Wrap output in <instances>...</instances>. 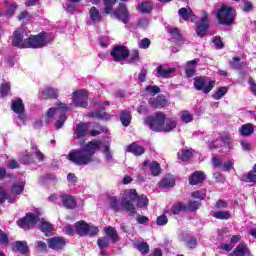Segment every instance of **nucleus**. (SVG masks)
Listing matches in <instances>:
<instances>
[{
    "mask_svg": "<svg viewBox=\"0 0 256 256\" xmlns=\"http://www.w3.org/2000/svg\"><path fill=\"white\" fill-rule=\"evenodd\" d=\"M40 221L41 218L39 217V214L28 212L24 217L18 219L16 223L20 229L30 231V229H33V227H35V225H37Z\"/></svg>",
    "mask_w": 256,
    "mask_h": 256,
    "instance_id": "39448f33",
    "label": "nucleus"
},
{
    "mask_svg": "<svg viewBox=\"0 0 256 256\" xmlns=\"http://www.w3.org/2000/svg\"><path fill=\"white\" fill-rule=\"evenodd\" d=\"M120 121L124 127H129V125H131V111H122L120 114Z\"/></svg>",
    "mask_w": 256,
    "mask_h": 256,
    "instance_id": "4c0bfd02",
    "label": "nucleus"
},
{
    "mask_svg": "<svg viewBox=\"0 0 256 256\" xmlns=\"http://www.w3.org/2000/svg\"><path fill=\"white\" fill-rule=\"evenodd\" d=\"M137 207L142 209L143 207H147L149 205V198L145 194L138 195V198L136 199Z\"/></svg>",
    "mask_w": 256,
    "mask_h": 256,
    "instance_id": "3c124183",
    "label": "nucleus"
},
{
    "mask_svg": "<svg viewBox=\"0 0 256 256\" xmlns=\"http://www.w3.org/2000/svg\"><path fill=\"white\" fill-rule=\"evenodd\" d=\"M168 33L171 35V38L174 39V41H183V35L181 34V31L178 30V28H170Z\"/></svg>",
    "mask_w": 256,
    "mask_h": 256,
    "instance_id": "8fccbe9b",
    "label": "nucleus"
},
{
    "mask_svg": "<svg viewBox=\"0 0 256 256\" xmlns=\"http://www.w3.org/2000/svg\"><path fill=\"white\" fill-rule=\"evenodd\" d=\"M88 100L89 96L85 91L79 90L73 92L72 101L76 107H82L85 109L89 105V103L87 102Z\"/></svg>",
    "mask_w": 256,
    "mask_h": 256,
    "instance_id": "9b49d317",
    "label": "nucleus"
},
{
    "mask_svg": "<svg viewBox=\"0 0 256 256\" xmlns=\"http://www.w3.org/2000/svg\"><path fill=\"white\" fill-rule=\"evenodd\" d=\"M215 87V81L210 80L207 85V78L205 76H197L194 78V88L196 91H203V93H211Z\"/></svg>",
    "mask_w": 256,
    "mask_h": 256,
    "instance_id": "6e6552de",
    "label": "nucleus"
},
{
    "mask_svg": "<svg viewBox=\"0 0 256 256\" xmlns=\"http://www.w3.org/2000/svg\"><path fill=\"white\" fill-rule=\"evenodd\" d=\"M178 15L183 21H189V16L193 15V10L191 8H180L178 10Z\"/></svg>",
    "mask_w": 256,
    "mask_h": 256,
    "instance_id": "49530a36",
    "label": "nucleus"
},
{
    "mask_svg": "<svg viewBox=\"0 0 256 256\" xmlns=\"http://www.w3.org/2000/svg\"><path fill=\"white\" fill-rule=\"evenodd\" d=\"M13 251H18L21 255H27L29 253V246H27V241H16L13 244Z\"/></svg>",
    "mask_w": 256,
    "mask_h": 256,
    "instance_id": "7c9ffc66",
    "label": "nucleus"
},
{
    "mask_svg": "<svg viewBox=\"0 0 256 256\" xmlns=\"http://www.w3.org/2000/svg\"><path fill=\"white\" fill-rule=\"evenodd\" d=\"M181 211H187V205H184L183 202H177L172 205L171 207V213L172 215H179Z\"/></svg>",
    "mask_w": 256,
    "mask_h": 256,
    "instance_id": "37998d69",
    "label": "nucleus"
},
{
    "mask_svg": "<svg viewBox=\"0 0 256 256\" xmlns=\"http://www.w3.org/2000/svg\"><path fill=\"white\" fill-rule=\"evenodd\" d=\"M228 256H251V250H249L247 243L242 242Z\"/></svg>",
    "mask_w": 256,
    "mask_h": 256,
    "instance_id": "2eb2a0df",
    "label": "nucleus"
},
{
    "mask_svg": "<svg viewBox=\"0 0 256 256\" xmlns=\"http://www.w3.org/2000/svg\"><path fill=\"white\" fill-rule=\"evenodd\" d=\"M214 219H219L220 221H227L231 217V212L229 211H216L212 214Z\"/></svg>",
    "mask_w": 256,
    "mask_h": 256,
    "instance_id": "79ce46f5",
    "label": "nucleus"
},
{
    "mask_svg": "<svg viewBox=\"0 0 256 256\" xmlns=\"http://www.w3.org/2000/svg\"><path fill=\"white\" fill-rule=\"evenodd\" d=\"M117 3V0H104V13L111 15L113 13V6Z\"/></svg>",
    "mask_w": 256,
    "mask_h": 256,
    "instance_id": "09e8293b",
    "label": "nucleus"
},
{
    "mask_svg": "<svg viewBox=\"0 0 256 256\" xmlns=\"http://www.w3.org/2000/svg\"><path fill=\"white\" fill-rule=\"evenodd\" d=\"M196 35L198 37H205L207 35V31H209L210 23H209V14L207 12H203L200 20L196 23Z\"/></svg>",
    "mask_w": 256,
    "mask_h": 256,
    "instance_id": "9d476101",
    "label": "nucleus"
},
{
    "mask_svg": "<svg viewBox=\"0 0 256 256\" xmlns=\"http://www.w3.org/2000/svg\"><path fill=\"white\" fill-rule=\"evenodd\" d=\"M10 191L12 195H22V193L25 191V183L24 182H15L11 188Z\"/></svg>",
    "mask_w": 256,
    "mask_h": 256,
    "instance_id": "c9c22d12",
    "label": "nucleus"
},
{
    "mask_svg": "<svg viewBox=\"0 0 256 256\" xmlns=\"http://www.w3.org/2000/svg\"><path fill=\"white\" fill-rule=\"evenodd\" d=\"M149 105L152 107V109H162V107H167V99L159 95L156 98L150 99Z\"/></svg>",
    "mask_w": 256,
    "mask_h": 256,
    "instance_id": "4be33fe9",
    "label": "nucleus"
},
{
    "mask_svg": "<svg viewBox=\"0 0 256 256\" xmlns=\"http://www.w3.org/2000/svg\"><path fill=\"white\" fill-rule=\"evenodd\" d=\"M76 233L80 237H95L99 233V228L94 225H89L85 220H80L74 225Z\"/></svg>",
    "mask_w": 256,
    "mask_h": 256,
    "instance_id": "0eeeda50",
    "label": "nucleus"
},
{
    "mask_svg": "<svg viewBox=\"0 0 256 256\" xmlns=\"http://www.w3.org/2000/svg\"><path fill=\"white\" fill-rule=\"evenodd\" d=\"M41 47H45V32L31 35L22 42V49H41Z\"/></svg>",
    "mask_w": 256,
    "mask_h": 256,
    "instance_id": "423d86ee",
    "label": "nucleus"
},
{
    "mask_svg": "<svg viewBox=\"0 0 256 256\" xmlns=\"http://www.w3.org/2000/svg\"><path fill=\"white\" fill-rule=\"evenodd\" d=\"M90 19L93 23H100V21H103V16H101V13L99 12V9L97 7L93 6L89 10Z\"/></svg>",
    "mask_w": 256,
    "mask_h": 256,
    "instance_id": "72a5a7b5",
    "label": "nucleus"
},
{
    "mask_svg": "<svg viewBox=\"0 0 256 256\" xmlns=\"http://www.w3.org/2000/svg\"><path fill=\"white\" fill-rule=\"evenodd\" d=\"M127 152L132 153L135 157H141V155H145V147L133 142L127 146Z\"/></svg>",
    "mask_w": 256,
    "mask_h": 256,
    "instance_id": "412c9836",
    "label": "nucleus"
},
{
    "mask_svg": "<svg viewBox=\"0 0 256 256\" xmlns=\"http://www.w3.org/2000/svg\"><path fill=\"white\" fill-rule=\"evenodd\" d=\"M200 205H201V203H199L197 201H190L188 203V205H186V211L195 212V211H197V209H199Z\"/></svg>",
    "mask_w": 256,
    "mask_h": 256,
    "instance_id": "680f3d73",
    "label": "nucleus"
},
{
    "mask_svg": "<svg viewBox=\"0 0 256 256\" xmlns=\"http://www.w3.org/2000/svg\"><path fill=\"white\" fill-rule=\"evenodd\" d=\"M112 15L118 19V21L124 23V25H127L131 19V15L125 4H121L115 11H113Z\"/></svg>",
    "mask_w": 256,
    "mask_h": 256,
    "instance_id": "f8f14e48",
    "label": "nucleus"
},
{
    "mask_svg": "<svg viewBox=\"0 0 256 256\" xmlns=\"http://www.w3.org/2000/svg\"><path fill=\"white\" fill-rule=\"evenodd\" d=\"M40 231L46 235V237H50L53 231V225L49 222L42 221L40 223Z\"/></svg>",
    "mask_w": 256,
    "mask_h": 256,
    "instance_id": "a19ab883",
    "label": "nucleus"
},
{
    "mask_svg": "<svg viewBox=\"0 0 256 256\" xmlns=\"http://www.w3.org/2000/svg\"><path fill=\"white\" fill-rule=\"evenodd\" d=\"M140 59L141 56L139 55V50H132L129 58V63H139Z\"/></svg>",
    "mask_w": 256,
    "mask_h": 256,
    "instance_id": "6e6d98bb",
    "label": "nucleus"
},
{
    "mask_svg": "<svg viewBox=\"0 0 256 256\" xmlns=\"http://www.w3.org/2000/svg\"><path fill=\"white\" fill-rule=\"evenodd\" d=\"M176 69L175 68H168L165 69L163 68V65H159L156 68V77H160L161 79H169L173 73H175Z\"/></svg>",
    "mask_w": 256,
    "mask_h": 256,
    "instance_id": "b1692460",
    "label": "nucleus"
},
{
    "mask_svg": "<svg viewBox=\"0 0 256 256\" xmlns=\"http://www.w3.org/2000/svg\"><path fill=\"white\" fill-rule=\"evenodd\" d=\"M191 157H193V152L189 149H182L178 152V159H180V161L187 162Z\"/></svg>",
    "mask_w": 256,
    "mask_h": 256,
    "instance_id": "a18cd8bd",
    "label": "nucleus"
},
{
    "mask_svg": "<svg viewBox=\"0 0 256 256\" xmlns=\"http://www.w3.org/2000/svg\"><path fill=\"white\" fill-rule=\"evenodd\" d=\"M20 162L22 165H33L35 163V159L31 155L25 154L22 156Z\"/></svg>",
    "mask_w": 256,
    "mask_h": 256,
    "instance_id": "bf43d9fd",
    "label": "nucleus"
},
{
    "mask_svg": "<svg viewBox=\"0 0 256 256\" xmlns=\"http://www.w3.org/2000/svg\"><path fill=\"white\" fill-rule=\"evenodd\" d=\"M159 187H162V189H171V187H175V178L173 176H165L159 182Z\"/></svg>",
    "mask_w": 256,
    "mask_h": 256,
    "instance_id": "473e14b6",
    "label": "nucleus"
},
{
    "mask_svg": "<svg viewBox=\"0 0 256 256\" xmlns=\"http://www.w3.org/2000/svg\"><path fill=\"white\" fill-rule=\"evenodd\" d=\"M212 43H213L215 49H223L225 47V44L223 43L221 36H214L212 38Z\"/></svg>",
    "mask_w": 256,
    "mask_h": 256,
    "instance_id": "4d7b16f0",
    "label": "nucleus"
},
{
    "mask_svg": "<svg viewBox=\"0 0 256 256\" xmlns=\"http://www.w3.org/2000/svg\"><path fill=\"white\" fill-rule=\"evenodd\" d=\"M191 197L193 199H199V201H205V199L207 198V194L202 193L199 190H196L191 194Z\"/></svg>",
    "mask_w": 256,
    "mask_h": 256,
    "instance_id": "e2e57ef3",
    "label": "nucleus"
},
{
    "mask_svg": "<svg viewBox=\"0 0 256 256\" xmlns=\"http://www.w3.org/2000/svg\"><path fill=\"white\" fill-rule=\"evenodd\" d=\"M167 223H169V219L165 214L158 216L156 219V225H159L160 227H163V225H167Z\"/></svg>",
    "mask_w": 256,
    "mask_h": 256,
    "instance_id": "0e129e2a",
    "label": "nucleus"
},
{
    "mask_svg": "<svg viewBox=\"0 0 256 256\" xmlns=\"http://www.w3.org/2000/svg\"><path fill=\"white\" fill-rule=\"evenodd\" d=\"M205 179H207V176L205 175V172L195 171L189 177V183H190V185H199V184L203 183V181H205Z\"/></svg>",
    "mask_w": 256,
    "mask_h": 256,
    "instance_id": "6ab92c4d",
    "label": "nucleus"
},
{
    "mask_svg": "<svg viewBox=\"0 0 256 256\" xmlns=\"http://www.w3.org/2000/svg\"><path fill=\"white\" fill-rule=\"evenodd\" d=\"M105 108H100L96 111L88 113L87 117L91 119H100L102 121H109L111 119V114L104 112Z\"/></svg>",
    "mask_w": 256,
    "mask_h": 256,
    "instance_id": "f3484780",
    "label": "nucleus"
},
{
    "mask_svg": "<svg viewBox=\"0 0 256 256\" xmlns=\"http://www.w3.org/2000/svg\"><path fill=\"white\" fill-rule=\"evenodd\" d=\"M239 133L242 137H250V135L255 133V126L251 123L243 124L239 128Z\"/></svg>",
    "mask_w": 256,
    "mask_h": 256,
    "instance_id": "c756f323",
    "label": "nucleus"
},
{
    "mask_svg": "<svg viewBox=\"0 0 256 256\" xmlns=\"http://www.w3.org/2000/svg\"><path fill=\"white\" fill-rule=\"evenodd\" d=\"M16 11H17V3H16V2H13L12 4H10V5L7 7V9H6L4 15H5V17H13V15H15V12H16Z\"/></svg>",
    "mask_w": 256,
    "mask_h": 256,
    "instance_id": "5fc2aeb1",
    "label": "nucleus"
},
{
    "mask_svg": "<svg viewBox=\"0 0 256 256\" xmlns=\"http://www.w3.org/2000/svg\"><path fill=\"white\" fill-rule=\"evenodd\" d=\"M227 91H229L227 89V87L222 86L220 88H218L212 95V98L215 99V101H219L221 99H223V97H225V95H227Z\"/></svg>",
    "mask_w": 256,
    "mask_h": 256,
    "instance_id": "c03bdc74",
    "label": "nucleus"
},
{
    "mask_svg": "<svg viewBox=\"0 0 256 256\" xmlns=\"http://www.w3.org/2000/svg\"><path fill=\"white\" fill-rule=\"evenodd\" d=\"M213 179L215 180V183H225V177L219 172L213 174Z\"/></svg>",
    "mask_w": 256,
    "mask_h": 256,
    "instance_id": "774afa93",
    "label": "nucleus"
},
{
    "mask_svg": "<svg viewBox=\"0 0 256 256\" xmlns=\"http://www.w3.org/2000/svg\"><path fill=\"white\" fill-rule=\"evenodd\" d=\"M101 145V140L93 139L84 146V149L70 151L67 159L74 165H89L93 163V156L101 149Z\"/></svg>",
    "mask_w": 256,
    "mask_h": 256,
    "instance_id": "f257e3e1",
    "label": "nucleus"
},
{
    "mask_svg": "<svg viewBox=\"0 0 256 256\" xmlns=\"http://www.w3.org/2000/svg\"><path fill=\"white\" fill-rule=\"evenodd\" d=\"M110 55L116 63H119V61H127L131 52H129V49H127L126 46L116 45L112 48Z\"/></svg>",
    "mask_w": 256,
    "mask_h": 256,
    "instance_id": "1a4fd4ad",
    "label": "nucleus"
},
{
    "mask_svg": "<svg viewBox=\"0 0 256 256\" xmlns=\"http://www.w3.org/2000/svg\"><path fill=\"white\" fill-rule=\"evenodd\" d=\"M240 181L243 183H251V186L255 185L256 183V174L253 170H250L247 174H243L240 178Z\"/></svg>",
    "mask_w": 256,
    "mask_h": 256,
    "instance_id": "f704fd0d",
    "label": "nucleus"
},
{
    "mask_svg": "<svg viewBox=\"0 0 256 256\" xmlns=\"http://www.w3.org/2000/svg\"><path fill=\"white\" fill-rule=\"evenodd\" d=\"M237 11L235 8L228 6L227 4H222L217 10L216 19L220 25H225L226 27H231L235 25V16Z\"/></svg>",
    "mask_w": 256,
    "mask_h": 256,
    "instance_id": "f03ea898",
    "label": "nucleus"
},
{
    "mask_svg": "<svg viewBox=\"0 0 256 256\" xmlns=\"http://www.w3.org/2000/svg\"><path fill=\"white\" fill-rule=\"evenodd\" d=\"M134 249H137L141 255H149V244L147 242L134 243Z\"/></svg>",
    "mask_w": 256,
    "mask_h": 256,
    "instance_id": "e433bc0d",
    "label": "nucleus"
},
{
    "mask_svg": "<svg viewBox=\"0 0 256 256\" xmlns=\"http://www.w3.org/2000/svg\"><path fill=\"white\" fill-rule=\"evenodd\" d=\"M181 239H182V241H184V243H186V245H187V247H189V249H195L198 245L197 237H195L187 232H183L181 234Z\"/></svg>",
    "mask_w": 256,
    "mask_h": 256,
    "instance_id": "aec40b11",
    "label": "nucleus"
},
{
    "mask_svg": "<svg viewBox=\"0 0 256 256\" xmlns=\"http://www.w3.org/2000/svg\"><path fill=\"white\" fill-rule=\"evenodd\" d=\"M66 121H67V114L66 113H61L59 115L58 120L55 123L56 129H61V127H63V125H65Z\"/></svg>",
    "mask_w": 256,
    "mask_h": 256,
    "instance_id": "13d9d810",
    "label": "nucleus"
},
{
    "mask_svg": "<svg viewBox=\"0 0 256 256\" xmlns=\"http://www.w3.org/2000/svg\"><path fill=\"white\" fill-rule=\"evenodd\" d=\"M61 201L65 209H75L77 207V200L70 194H64L61 196Z\"/></svg>",
    "mask_w": 256,
    "mask_h": 256,
    "instance_id": "a211bd4d",
    "label": "nucleus"
},
{
    "mask_svg": "<svg viewBox=\"0 0 256 256\" xmlns=\"http://www.w3.org/2000/svg\"><path fill=\"white\" fill-rule=\"evenodd\" d=\"M242 11H244L245 13L253 11V3L251 1L245 0L243 3Z\"/></svg>",
    "mask_w": 256,
    "mask_h": 256,
    "instance_id": "338daca9",
    "label": "nucleus"
},
{
    "mask_svg": "<svg viewBox=\"0 0 256 256\" xmlns=\"http://www.w3.org/2000/svg\"><path fill=\"white\" fill-rule=\"evenodd\" d=\"M11 94V83L6 82L0 85V95L1 97H9Z\"/></svg>",
    "mask_w": 256,
    "mask_h": 256,
    "instance_id": "de8ad7c7",
    "label": "nucleus"
},
{
    "mask_svg": "<svg viewBox=\"0 0 256 256\" xmlns=\"http://www.w3.org/2000/svg\"><path fill=\"white\" fill-rule=\"evenodd\" d=\"M233 62H230V67L235 71H241L243 69V62L240 57H233Z\"/></svg>",
    "mask_w": 256,
    "mask_h": 256,
    "instance_id": "603ef678",
    "label": "nucleus"
},
{
    "mask_svg": "<svg viewBox=\"0 0 256 256\" xmlns=\"http://www.w3.org/2000/svg\"><path fill=\"white\" fill-rule=\"evenodd\" d=\"M137 11H139V13H142V15H149L151 11H153V2L145 1L139 3L137 6Z\"/></svg>",
    "mask_w": 256,
    "mask_h": 256,
    "instance_id": "c85d7f7f",
    "label": "nucleus"
},
{
    "mask_svg": "<svg viewBox=\"0 0 256 256\" xmlns=\"http://www.w3.org/2000/svg\"><path fill=\"white\" fill-rule=\"evenodd\" d=\"M145 125L155 131L156 133H163V125H165V114L163 112H157L155 116H148L145 119Z\"/></svg>",
    "mask_w": 256,
    "mask_h": 256,
    "instance_id": "20e7f679",
    "label": "nucleus"
},
{
    "mask_svg": "<svg viewBox=\"0 0 256 256\" xmlns=\"http://www.w3.org/2000/svg\"><path fill=\"white\" fill-rule=\"evenodd\" d=\"M109 205L115 213H122V211H125V208H123V205H121V201H119L117 196L110 197Z\"/></svg>",
    "mask_w": 256,
    "mask_h": 256,
    "instance_id": "cd10ccee",
    "label": "nucleus"
},
{
    "mask_svg": "<svg viewBox=\"0 0 256 256\" xmlns=\"http://www.w3.org/2000/svg\"><path fill=\"white\" fill-rule=\"evenodd\" d=\"M46 241L49 249H52L53 251H62V249H65V245L67 244L63 237H52Z\"/></svg>",
    "mask_w": 256,
    "mask_h": 256,
    "instance_id": "4468645a",
    "label": "nucleus"
},
{
    "mask_svg": "<svg viewBox=\"0 0 256 256\" xmlns=\"http://www.w3.org/2000/svg\"><path fill=\"white\" fill-rule=\"evenodd\" d=\"M89 131V126H87V123L80 122L76 125L74 135L77 139H83L87 135V132Z\"/></svg>",
    "mask_w": 256,
    "mask_h": 256,
    "instance_id": "5701e85b",
    "label": "nucleus"
},
{
    "mask_svg": "<svg viewBox=\"0 0 256 256\" xmlns=\"http://www.w3.org/2000/svg\"><path fill=\"white\" fill-rule=\"evenodd\" d=\"M139 197V194H137L136 189H127L123 193V197L121 199V205L128 213L129 217H133L137 213V210L135 208V203L137 201V198Z\"/></svg>",
    "mask_w": 256,
    "mask_h": 256,
    "instance_id": "7ed1b4c3",
    "label": "nucleus"
},
{
    "mask_svg": "<svg viewBox=\"0 0 256 256\" xmlns=\"http://www.w3.org/2000/svg\"><path fill=\"white\" fill-rule=\"evenodd\" d=\"M58 111H59V108H53V107L49 108L44 115V123L49 125V123H51V121H53V119Z\"/></svg>",
    "mask_w": 256,
    "mask_h": 256,
    "instance_id": "ea45409f",
    "label": "nucleus"
},
{
    "mask_svg": "<svg viewBox=\"0 0 256 256\" xmlns=\"http://www.w3.org/2000/svg\"><path fill=\"white\" fill-rule=\"evenodd\" d=\"M97 245L99 249H107V247H109L111 243L109 242V238L107 236H104L98 238Z\"/></svg>",
    "mask_w": 256,
    "mask_h": 256,
    "instance_id": "864d4df0",
    "label": "nucleus"
},
{
    "mask_svg": "<svg viewBox=\"0 0 256 256\" xmlns=\"http://www.w3.org/2000/svg\"><path fill=\"white\" fill-rule=\"evenodd\" d=\"M23 34L21 31H14L12 35V46L13 47H20V49H23Z\"/></svg>",
    "mask_w": 256,
    "mask_h": 256,
    "instance_id": "2f4dec72",
    "label": "nucleus"
},
{
    "mask_svg": "<svg viewBox=\"0 0 256 256\" xmlns=\"http://www.w3.org/2000/svg\"><path fill=\"white\" fill-rule=\"evenodd\" d=\"M150 171H151V175L153 177H159V175L161 173H163V169L161 168V164H159V162H157V161H152L150 163Z\"/></svg>",
    "mask_w": 256,
    "mask_h": 256,
    "instance_id": "58836bf2",
    "label": "nucleus"
},
{
    "mask_svg": "<svg viewBox=\"0 0 256 256\" xmlns=\"http://www.w3.org/2000/svg\"><path fill=\"white\" fill-rule=\"evenodd\" d=\"M0 245H9V236L0 229Z\"/></svg>",
    "mask_w": 256,
    "mask_h": 256,
    "instance_id": "69168bd1",
    "label": "nucleus"
},
{
    "mask_svg": "<svg viewBox=\"0 0 256 256\" xmlns=\"http://www.w3.org/2000/svg\"><path fill=\"white\" fill-rule=\"evenodd\" d=\"M145 91L146 93H150V95H157L161 93V88H159V86L157 85H154V86L148 85L145 87Z\"/></svg>",
    "mask_w": 256,
    "mask_h": 256,
    "instance_id": "052dcab7",
    "label": "nucleus"
},
{
    "mask_svg": "<svg viewBox=\"0 0 256 256\" xmlns=\"http://www.w3.org/2000/svg\"><path fill=\"white\" fill-rule=\"evenodd\" d=\"M177 127V120L173 118H167L165 115L164 124H162V133H171L173 129Z\"/></svg>",
    "mask_w": 256,
    "mask_h": 256,
    "instance_id": "393cba45",
    "label": "nucleus"
},
{
    "mask_svg": "<svg viewBox=\"0 0 256 256\" xmlns=\"http://www.w3.org/2000/svg\"><path fill=\"white\" fill-rule=\"evenodd\" d=\"M104 233L108 239H110L111 243H118L119 234L117 230L113 228V226H107L104 228Z\"/></svg>",
    "mask_w": 256,
    "mask_h": 256,
    "instance_id": "a878e982",
    "label": "nucleus"
},
{
    "mask_svg": "<svg viewBox=\"0 0 256 256\" xmlns=\"http://www.w3.org/2000/svg\"><path fill=\"white\" fill-rule=\"evenodd\" d=\"M11 109L16 113V115H18L20 121L25 123L27 115L25 114V104H23V100L21 98L12 102Z\"/></svg>",
    "mask_w": 256,
    "mask_h": 256,
    "instance_id": "ddd939ff",
    "label": "nucleus"
},
{
    "mask_svg": "<svg viewBox=\"0 0 256 256\" xmlns=\"http://www.w3.org/2000/svg\"><path fill=\"white\" fill-rule=\"evenodd\" d=\"M185 75L190 79V77H193L195 73H197V59L190 60L187 62L185 67Z\"/></svg>",
    "mask_w": 256,
    "mask_h": 256,
    "instance_id": "bb28decb",
    "label": "nucleus"
},
{
    "mask_svg": "<svg viewBox=\"0 0 256 256\" xmlns=\"http://www.w3.org/2000/svg\"><path fill=\"white\" fill-rule=\"evenodd\" d=\"M59 91L55 88L48 87L41 92L40 101H48L49 99H57Z\"/></svg>",
    "mask_w": 256,
    "mask_h": 256,
    "instance_id": "dca6fc26",
    "label": "nucleus"
}]
</instances>
